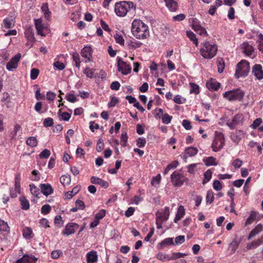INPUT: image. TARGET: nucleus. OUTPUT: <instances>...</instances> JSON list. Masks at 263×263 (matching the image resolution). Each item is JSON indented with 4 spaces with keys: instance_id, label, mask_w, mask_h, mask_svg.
Segmentation results:
<instances>
[{
    "instance_id": "obj_1",
    "label": "nucleus",
    "mask_w": 263,
    "mask_h": 263,
    "mask_svg": "<svg viewBox=\"0 0 263 263\" xmlns=\"http://www.w3.org/2000/svg\"><path fill=\"white\" fill-rule=\"evenodd\" d=\"M131 30L133 34L138 39H146L149 36L148 26L141 20H135Z\"/></svg>"
},
{
    "instance_id": "obj_2",
    "label": "nucleus",
    "mask_w": 263,
    "mask_h": 263,
    "mask_svg": "<svg viewBox=\"0 0 263 263\" xmlns=\"http://www.w3.org/2000/svg\"><path fill=\"white\" fill-rule=\"evenodd\" d=\"M115 10L117 15L124 16L128 12L134 11L135 6L132 2L122 1L116 4Z\"/></svg>"
},
{
    "instance_id": "obj_3",
    "label": "nucleus",
    "mask_w": 263,
    "mask_h": 263,
    "mask_svg": "<svg viewBox=\"0 0 263 263\" xmlns=\"http://www.w3.org/2000/svg\"><path fill=\"white\" fill-rule=\"evenodd\" d=\"M217 47L215 44H210L209 42H205L200 51L203 58L206 59H211L216 54Z\"/></svg>"
},
{
    "instance_id": "obj_4",
    "label": "nucleus",
    "mask_w": 263,
    "mask_h": 263,
    "mask_svg": "<svg viewBox=\"0 0 263 263\" xmlns=\"http://www.w3.org/2000/svg\"><path fill=\"white\" fill-rule=\"evenodd\" d=\"M250 69L249 63L246 60H241L237 64L235 73V78L238 79L240 77H246L248 76Z\"/></svg>"
},
{
    "instance_id": "obj_5",
    "label": "nucleus",
    "mask_w": 263,
    "mask_h": 263,
    "mask_svg": "<svg viewBox=\"0 0 263 263\" xmlns=\"http://www.w3.org/2000/svg\"><path fill=\"white\" fill-rule=\"evenodd\" d=\"M223 96L229 101H240L244 96V92L239 89H233L225 92Z\"/></svg>"
},
{
    "instance_id": "obj_6",
    "label": "nucleus",
    "mask_w": 263,
    "mask_h": 263,
    "mask_svg": "<svg viewBox=\"0 0 263 263\" xmlns=\"http://www.w3.org/2000/svg\"><path fill=\"white\" fill-rule=\"evenodd\" d=\"M216 137L212 144V147L214 152H218L223 146L225 140L224 135L221 133L215 132Z\"/></svg>"
},
{
    "instance_id": "obj_7",
    "label": "nucleus",
    "mask_w": 263,
    "mask_h": 263,
    "mask_svg": "<svg viewBox=\"0 0 263 263\" xmlns=\"http://www.w3.org/2000/svg\"><path fill=\"white\" fill-rule=\"evenodd\" d=\"M117 60L118 71L125 75L129 73L132 70L130 65L123 61L120 57H118Z\"/></svg>"
},
{
    "instance_id": "obj_8",
    "label": "nucleus",
    "mask_w": 263,
    "mask_h": 263,
    "mask_svg": "<svg viewBox=\"0 0 263 263\" xmlns=\"http://www.w3.org/2000/svg\"><path fill=\"white\" fill-rule=\"evenodd\" d=\"M171 180L172 183L174 186H180L183 184L185 178L183 175L178 172L175 171L171 175Z\"/></svg>"
},
{
    "instance_id": "obj_9",
    "label": "nucleus",
    "mask_w": 263,
    "mask_h": 263,
    "mask_svg": "<svg viewBox=\"0 0 263 263\" xmlns=\"http://www.w3.org/2000/svg\"><path fill=\"white\" fill-rule=\"evenodd\" d=\"M21 58V54L17 53L6 64V68L9 71H12L16 69L18 66V62Z\"/></svg>"
},
{
    "instance_id": "obj_10",
    "label": "nucleus",
    "mask_w": 263,
    "mask_h": 263,
    "mask_svg": "<svg viewBox=\"0 0 263 263\" xmlns=\"http://www.w3.org/2000/svg\"><path fill=\"white\" fill-rule=\"evenodd\" d=\"M198 150L197 148L193 146L188 147L185 149L181 157L184 162H186L187 159L189 157L195 156L198 153Z\"/></svg>"
},
{
    "instance_id": "obj_11",
    "label": "nucleus",
    "mask_w": 263,
    "mask_h": 263,
    "mask_svg": "<svg viewBox=\"0 0 263 263\" xmlns=\"http://www.w3.org/2000/svg\"><path fill=\"white\" fill-rule=\"evenodd\" d=\"M79 226L76 223H68L62 232V234L65 236L74 234L76 230L79 229Z\"/></svg>"
},
{
    "instance_id": "obj_12",
    "label": "nucleus",
    "mask_w": 263,
    "mask_h": 263,
    "mask_svg": "<svg viewBox=\"0 0 263 263\" xmlns=\"http://www.w3.org/2000/svg\"><path fill=\"white\" fill-rule=\"evenodd\" d=\"M169 215V208L168 207H165L163 210L156 213V219L160 220L161 222L166 221L168 219Z\"/></svg>"
},
{
    "instance_id": "obj_13",
    "label": "nucleus",
    "mask_w": 263,
    "mask_h": 263,
    "mask_svg": "<svg viewBox=\"0 0 263 263\" xmlns=\"http://www.w3.org/2000/svg\"><path fill=\"white\" fill-rule=\"evenodd\" d=\"M90 181L92 184H99L104 189H107L109 186V183L108 182L96 176L91 177L90 178Z\"/></svg>"
},
{
    "instance_id": "obj_14",
    "label": "nucleus",
    "mask_w": 263,
    "mask_h": 263,
    "mask_svg": "<svg viewBox=\"0 0 263 263\" xmlns=\"http://www.w3.org/2000/svg\"><path fill=\"white\" fill-rule=\"evenodd\" d=\"M252 72L258 80H261L263 78V70L260 65H254L252 68Z\"/></svg>"
},
{
    "instance_id": "obj_15",
    "label": "nucleus",
    "mask_w": 263,
    "mask_h": 263,
    "mask_svg": "<svg viewBox=\"0 0 263 263\" xmlns=\"http://www.w3.org/2000/svg\"><path fill=\"white\" fill-rule=\"evenodd\" d=\"M81 55L86 59L85 62H88L91 61V57L92 55V49L89 46H85L81 50Z\"/></svg>"
},
{
    "instance_id": "obj_16",
    "label": "nucleus",
    "mask_w": 263,
    "mask_h": 263,
    "mask_svg": "<svg viewBox=\"0 0 263 263\" xmlns=\"http://www.w3.org/2000/svg\"><path fill=\"white\" fill-rule=\"evenodd\" d=\"M37 258L31 255H24L22 258L18 259L15 263H35Z\"/></svg>"
},
{
    "instance_id": "obj_17",
    "label": "nucleus",
    "mask_w": 263,
    "mask_h": 263,
    "mask_svg": "<svg viewBox=\"0 0 263 263\" xmlns=\"http://www.w3.org/2000/svg\"><path fill=\"white\" fill-rule=\"evenodd\" d=\"M35 28L37 31V34L42 36H45V34L43 33L44 30L46 29V27L42 24L41 18L35 20Z\"/></svg>"
},
{
    "instance_id": "obj_18",
    "label": "nucleus",
    "mask_w": 263,
    "mask_h": 263,
    "mask_svg": "<svg viewBox=\"0 0 263 263\" xmlns=\"http://www.w3.org/2000/svg\"><path fill=\"white\" fill-rule=\"evenodd\" d=\"M241 48L243 52L247 55H251L254 51L253 47L250 45L248 42H243L241 44Z\"/></svg>"
},
{
    "instance_id": "obj_19",
    "label": "nucleus",
    "mask_w": 263,
    "mask_h": 263,
    "mask_svg": "<svg viewBox=\"0 0 263 263\" xmlns=\"http://www.w3.org/2000/svg\"><path fill=\"white\" fill-rule=\"evenodd\" d=\"M40 188L42 193L46 196H47L53 192V189L49 184H41Z\"/></svg>"
},
{
    "instance_id": "obj_20",
    "label": "nucleus",
    "mask_w": 263,
    "mask_h": 263,
    "mask_svg": "<svg viewBox=\"0 0 263 263\" xmlns=\"http://www.w3.org/2000/svg\"><path fill=\"white\" fill-rule=\"evenodd\" d=\"M206 85L210 90H217L220 87V83L214 79H211L206 83Z\"/></svg>"
},
{
    "instance_id": "obj_21",
    "label": "nucleus",
    "mask_w": 263,
    "mask_h": 263,
    "mask_svg": "<svg viewBox=\"0 0 263 263\" xmlns=\"http://www.w3.org/2000/svg\"><path fill=\"white\" fill-rule=\"evenodd\" d=\"M166 6L171 11H176L178 9V3L174 0H164Z\"/></svg>"
},
{
    "instance_id": "obj_22",
    "label": "nucleus",
    "mask_w": 263,
    "mask_h": 263,
    "mask_svg": "<svg viewBox=\"0 0 263 263\" xmlns=\"http://www.w3.org/2000/svg\"><path fill=\"white\" fill-rule=\"evenodd\" d=\"M243 135V132L240 130H236L231 135V138L232 141L238 143L241 139V136Z\"/></svg>"
},
{
    "instance_id": "obj_23",
    "label": "nucleus",
    "mask_w": 263,
    "mask_h": 263,
    "mask_svg": "<svg viewBox=\"0 0 263 263\" xmlns=\"http://www.w3.org/2000/svg\"><path fill=\"white\" fill-rule=\"evenodd\" d=\"M98 260V255L95 251H90L87 254V261L88 263H95Z\"/></svg>"
},
{
    "instance_id": "obj_24",
    "label": "nucleus",
    "mask_w": 263,
    "mask_h": 263,
    "mask_svg": "<svg viewBox=\"0 0 263 263\" xmlns=\"http://www.w3.org/2000/svg\"><path fill=\"white\" fill-rule=\"evenodd\" d=\"M184 214L185 210L184 209V207L182 205H180L178 207L177 214L174 219V222L177 223L178 221L180 220L184 216Z\"/></svg>"
},
{
    "instance_id": "obj_25",
    "label": "nucleus",
    "mask_w": 263,
    "mask_h": 263,
    "mask_svg": "<svg viewBox=\"0 0 263 263\" xmlns=\"http://www.w3.org/2000/svg\"><path fill=\"white\" fill-rule=\"evenodd\" d=\"M262 230V226L261 224L256 226L250 232L248 239H251L255 237L257 234L261 232Z\"/></svg>"
},
{
    "instance_id": "obj_26",
    "label": "nucleus",
    "mask_w": 263,
    "mask_h": 263,
    "mask_svg": "<svg viewBox=\"0 0 263 263\" xmlns=\"http://www.w3.org/2000/svg\"><path fill=\"white\" fill-rule=\"evenodd\" d=\"M3 24L4 27L7 29L13 27L14 25V18L11 16L5 18L3 21Z\"/></svg>"
},
{
    "instance_id": "obj_27",
    "label": "nucleus",
    "mask_w": 263,
    "mask_h": 263,
    "mask_svg": "<svg viewBox=\"0 0 263 263\" xmlns=\"http://www.w3.org/2000/svg\"><path fill=\"white\" fill-rule=\"evenodd\" d=\"M172 245H174L173 238L168 237L164 239L163 241L160 242L158 244V247L159 249H163L166 246Z\"/></svg>"
},
{
    "instance_id": "obj_28",
    "label": "nucleus",
    "mask_w": 263,
    "mask_h": 263,
    "mask_svg": "<svg viewBox=\"0 0 263 263\" xmlns=\"http://www.w3.org/2000/svg\"><path fill=\"white\" fill-rule=\"evenodd\" d=\"M20 201L21 202L22 208L23 210H28L30 208V204L29 201L26 199V198L22 196L20 198Z\"/></svg>"
},
{
    "instance_id": "obj_29",
    "label": "nucleus",
    "mask_w": 263,
    "mask_h": 263,
    "mask_svg": "<svg viewBox=\"0 0 263 263\" xmlns=\"http://www.w3.org/2000/svg\"><path fill=\"white\" fill-rule=\"evenodd\" d=\"M60 180L63 185H68L71 182L70 176L68 174L63 175L61 177Z\"/></svg>"
},
{
    "instance_id": "obj_30",
    "label": "nucleus",
    "mask_w": 263,
    "mask_h": 263,
    "mask_svg": "<svg viewBox=\"0 0 263 263\" xmlns=\"http://www.w3.org/2000/svg\"><path fill=\"white\" fill-rule=\"evenodd\" d=\"M203 161L205 163L206 166H211L214 165L216 166L217 165V163L216 162V159L213 157H208L203 160Z\"/></svg>"
},
{
    "instance_id": "obj_31",
    "label": "nucleus",
    "mask_w": 263,
    "mask_h": 263,
    "mask_svg": "<svg viewBox=\"0 0 263 263\" xmlns=\"http://www.w3.org/2000/svg\"><path fill=\"white\" fill-rule=\"evenodd\" d=\"M38 141L34 137H30L26 140V144L30 147H34L37 146Z\"/></svg>"
},
{
    "instance_id": "obj_32",
    "label": "nucleus",
    "mask_w": 263,
    "mask_h": 263,
    "mask_svg": "<svg viewBox=\"0 0 263 263\" xmlns=\"http://www.w3.org/2000/svg\"><path fill=\"white\" fill-rule=\"evenodd\" d=\"M142 43L139 41L133 42L129 41L127 42V46L130 49H135L140 47L142 45Z\"/></svg>"
},
{
    "instance_id": "obj_33",
    "label": "nucleus",
    "mask_w": 263,
    "mask_h": 263,
    "mask_svg": "<svg viewBox=\"0 0 263 263\" xmlns=\"http://www.w3.org/2000/svg\"><path fill=\"white\" fill-rule=\"evenodd\" d=\"M218 71L221 73L223 72L224 68V62L222 58H218L217 60Z\"/></svg>"
},
{
    "instance_id": "obj_34",
    "label": "nucleus",
    "mask_w": 263,
    "mask_h": 263,
    "mask_svg": "<svg viewBox=\"0 0 263 263\" xmlns=\"http://www.w3.org/2000/svg\"><path fill=\"white\" fill-rule=\"evenodd\" d=\"M186 35L190 40L192 41L194 44L197 46L198 44V39H197L196 35L191 31H187Z\"/></svg>"
},
{
    "instance_id": "obj_35",
    "label": "nucleus",
    "mask_w": 263,
    "mask_h": 263,
    "mask_svg": "<svg viewBox=\"0 0 263 263\" xmlns=\"http://www.w3.org/2000/svg\"><path fill=\"white\" fill-rule=\"evenodd\" d=\"M239 241H237L236 239H234L232 242L229 245V248L231 249L232 253H234L237 250L239 244Z\"/></svg>"
},
{
    "instance_id": "obj_36",
    "label": "nucleus",
    "mask_w": 263,
    "mask_h": 263,
    "mask_svg": "<svg viewBox=\"0 0 263 263\" xmlns=\"http://www.w3.org/2000/svg\"><path fill=\"white\" fill-rule=\"evenodd\" d=\"M20 181H21V175L20 174H18L16 175L15 178V190L16 192H18V193H20L21 191V185H20Z\"/></svg>"
},
{
    "instance_id": "obj_37",
    "label": "nucleus",
    "mask_w": 263,
    "mask_h": 263,
    "mask_svg": "<svg viewBox=\"0 0 263 263\" xmlns=\"http://www.w3.org/2000/svg\"><path fill=\"white\" fill-rule=\"evenodd\" d=\"M73 61L75 62V65L78 69L80 68L81 61L79 54L77 52H73L72 55Z\"/></svg>"
},
{
    "instance_id": "obj_38",
    "label": "nucleus",
    "mask_w": 263,
    "mask_h": 263,
    "mask_svg": "<svg viewBox=\"0 0 263 263\" xmlns=\"http://www.w3.org/2000/svg\"><path fill=\"white\" fill-rule=\"evenodd\" d=\"M157 258L159 260L164 261L165 260H171V257L169 256V255L163 253H159L157 255Z\"/></svg>"
},
{
    "instance_id": "obj_39",
    "label": "nucleus",
    "mask_w": 263,
    "mask_h": 263,
    "mask_svg": "<svg viewBox=\"0 0 263 263\" xmlns=\"http://www.w3.org/2000/svg\"><path fill=\"white\" fill-rule=\"evenodd\" d=\"M23 236L26 238H31L33 237L32 230L28 227H26L23 229Z\"/></svg>"
},
{
    "instance_id": "obj_40",
    "label": "nucleus",
    "mask_w": 263,
    "mask_h": 263,
    "mask_svg": "<svg viewBox=\"0 0 263 263\" xmlns=\"http://www.w3.org/2000/svg\"><path fill=\"white\" fill-rule=\"evenodd\" d=\"M257 215V213L255 211H251L249 217L247 219L246 222V225L251 224L255 219Z\"/></svg>"
},
{
    "instance_id": "obj_41",
    "label": "nucleus",
    "mask_w": 263,
    "mask_h": 263,
    "mask_svg": "<svg viewBox=\"0 0 263 263\" xmlns=\"http://www.w3.org/2000/svg\"><path fill=\"white\" fill-rule=\"evenodd\" d=\"M212 172L210 170H208L206 172H205L204 174V179L202 181V183L203 184L206 183L208 181H209L212 177Z\"/></svg>"
},
{
    "instance_id": "obj_42",
    "label": "nucleus",
    "mask_w": 263,
    "mask_h": 263,
    "mask_svg": "<svg viewBox=\"0 0 263 263\" xmlns=\"http://www.w3.org/2000/svg\"><path fill=\"white\" fill-rule=\"evenodd\" d=\"M242 118V115L241 114H237L233 117L231 122L236 126L240 123Z\"/></svg>"
},
{
    "instance_id": "obj_43",
    "label": "nucleus",
    "mask_w": 263,
    "mask_h": 263,
    "mask_svg": "<svg viewBox=\"0 0 263 263\" xmlns=\"http://www.w3.org/2000/svg\"><path fill=\"white\" fill-rule=\"evenodd\" d=\"M30 190L31 194L35 197H37L40 194L39 189L35 186L33 184L30 185Z\"/></svg>"
},
{
    "instance_id": "obj_44",
    "label": "nucleus",
    "mask_w": 263,
    "mask_h": 263,
    "mask_svg": "<svg viewBox=\"0 0 263 263\" xmlns=\"http://www.w3.org/2000/svg\"><path fill=\"white\" fill-rule=\"evenodd\" d=\"M178 164V162L177 161H175L173 163H171L168 164L165 168L164 171V174H166L171 169L176 168Z\"/></svg>"
},
{
    "instance_id": "obj_45",
    "label": "nucleus",
    "mask_w": 263,
    "mask_h": 263,
    "mask_svg": "<svg viewBox=\"0 0 263 263\" xmlns=\"http://www.w3.org/2000/svg\"><path fill=\"white\" fill-rule=\"evenodd\" d=\"M41 9L42 11L44 13L45 17L48 20L50 16L51 13L50 11H49L47 4L46 3L43 4Z\"/></svg>"
},
{
    "instance_id": "obj_46",
    "label": "nucleus",
    "mask_w": 263,
    "mask_h": 263,
    "mask_svg": "<svg viewBox=\"0 0 263 263\" xmlns=\"http://www.w3.org/2000/svg\"><path fill=\"white\" fill-rule=\"evenodd\" d=\"M261 241L259 239L252 241L247 246V250L255 249L260 245Z\"/></svg>"
},
{
    "instance_id": "obj_47",
    "label": "nucleus",
    "mask_w": 263,
    "mask_h": 263,
    "mask_svg": "<svg viewBox=\"0 0 263 263\" xmlns=\"http://www.w3.org/2000/svg\"><path fill=\"white\" fill-rule=\"evenodd\" d=\"M214 199V194L212 191H208L206 194V202L208 204H211L213 202Z\"/></svg>"
},
{
    "instance_id": "obj_48",
    "label": "nucleus",
    "mask_w": 263,
    "mask_h": 263,
    "mask_svg": "<svg viewBox=\"0 0 263 263\" xmlns=\"http://www.w3.org/2000/svg\"><path fill=\"white\" fill-rule=\"evenodd\" d=\"M26 37H27L28 41L30 42L31 45L35 41V38L34 36V34L32 33V31L28 30L26 33H25Z\"/></svg>"
},
{
    "instance_id": "obj_49",
    "label": "nucleus",
    "mask_w": 263,
    "mask_h": 263,
    "mask_svg": "<svg viewBox=\"0 0 263 263\" xmlns=\"http://www.w3.org/2000/svg\"><path fill=\"white\" fill-rule=\"evenodd\" d=\"M190 86H191V89H190V93H194L195 94H198L199 92V86L198 85L193 83H190Z\"/></svg>"
},
{
    "instance_id": "obj_50",
    "label": "nucleus",
    "mask_w": 263,
    "mask_h": 263,
    "mask_svg": "<svg viewBox=\"0 0 263 263\" xmlns=\"http://www.w3.org/2000/svg\"><path fill=\"white\" fill-rule=\"evenodd\" d=\"M136 141L137 145L140 148L144 147L146 143L145 138L143 137L138 138Z\"/></svg>"
},
{
    "instance_id": "obj_51",
    "label": "nucleus",
    "mask_w": 263,
    "mask_h": 263,
    "mask_svg": "<svg viewBox=\"0 0 263 263\" xmlns=\"http://www.w3.org/2000/svg\"><path fill=\"white\" fill-rule=\"evenodd\" d=\"M191 20L192 23V28L194 30L201 26L200 24V22L196 18H192Z\"/></svg>"
},
{
    "instance_id": "obj_52",
    "label": "nucleus",
    "mask_w": 263,
    "mask_h": 263,
    "mask_svg": "<svg viewBox=\"0 0 263 263\" xmlns=\"http://www.w3.org/2000/svg\"><path fill=\"white\" fill-rule=\"evenodd\" d=\"M58 114L62 117V120L65 121H69L71 117V115L67 112H64L61 113V109L59 110Z\"/></svg>"
},
{
    "instance_id": "obj_53",
    "label": "nucleus",
    "mask_w": 263,
    "mask_h": 263,
    "mask_svg": "<svg viewBox=\"0 0 263 263\" xmlns=\"http://www.w3.org/2000/svg\"><path fill=\"white\" fill-rule=\"evenodd\" d=\"M39 70L37 68H32L31 70V72H30V78L31 80H35L39 74Z\"/></svg>"
},
{
    "instance_id": "obj_54",
    "label": "nucleus",
    "mask_w": 263,
    "mask_h": 263,
    "mask_svg": "<svg viewBox=\"0 0 263 263\" xmlns=\"http://www.w3.org/2000/svg\"><path fill=\"white\" fill-rule=\"evenodd\" d=\"M173 117L167 114H164L162 117V121L164 124H168L171 122Z\"/></svg>"
},
{
    "instance_id": "obj_55",
    "label": "nucleus",
    "mask_w": 263,
    "mask_h": 263,
    "mask_svg": "<svg viewBox=\"0 0 263 263\" xmlns=\"http://www.w3.org/2000/svg\"><path fill=\"white\" fill-rule=\"evenodd\" d=\"M114 38L116 40V42L121 45H124V40L122 36V35L121 34H118V33H116L115 35H114Z\"/></svg>"
},
{
    "instance_id": "obj_56",
    "label": "nucleus",
    "mask_w": 263,
    "mask_h": 263,
    "mask_svg": "<svg viewBox=\"0 0 263 263\" xmlns=\"http://www.w3.org/2000/svg\"><path fill=\"white\" fill-rule=\"evenodd\" d=\"M9 230V226L7 222L0 220V231L7 232Z\"/></svg>"
},
{
    "instance_id": "obj_57",
    "label": "nucleus",
    "mask_w": 263,
    "mask_h": 263,
    "mask_svg": "<svg viewBox=\"0 0 263 263\" xmlns=\"http://www.w3.org/2000/svg\"><path fill=\"white\" fill-rule=\"evenodd\" d=\"M50 155V152L47 149H44L39 155L40 158L41 159L48 158Z\"/></svg>"
},
{
    "instance_id": "obj_58",
    "label": "nucleus",
    "mask_w": 263,
    "mask_h": 263,
    "mask_svg": "<svg viewBox=\"0 0 263 263\" xmlns=\"http://www.w3.org/2000/svg\"><path fill=\"white\" fill-rule=\"evenodd\" d=\"M43 124L45 127H50L53 124V120L51 118H47L44 119Z\"/></svg>"
},
{
    "instance_id": "obj_59",
    "label": "nucleus",
    "mask_w": 263,
    "mask_h": 263,
    "mask_svg": "<svg viewBox=\"0 0 263 263\" xmlns=\"http://www.w3.org/2000/svg\"><path fill=\"white\" fill-rule=\"evenodd\" d=\"M83 72L87 77L90 78H92L94 75V71L88 67L84 69Z\"/></svg>"
},
{
    "instance_id": "obj_60",
    "label": "nucleus",
    "mask_w": 263,
    "mask_h": 263,
    "mask_svg": "<svg viewBox=\"0 0 263 263\" xmlns=\"http://www.w3.org/2000/svg\"><path fill=\"white\" fill-rule=\"evenodd\" d=\"M104 143L102 139H99L98 141L97 147H96V150L98 152H100L102 151V149L104 148Z\"/></svg>"
},
{
    "instance_id": "obj_61",
    "label": "nucleus",
    "mask_w": 263,
    "mask_h": 263,
    "mask_svg": "<svg viewBox=\"0 0 263 263\" xmlns=\"http://www.w3.org/2000/svg\"><path fill=\"white\" fill-rule=\"evenodd\" d=\"M105 214L106 211L105 210H101L98 213L96 214L95 216V219L99 221L105 216Z\"/></svg>"
},
{
    "instance_id": "obj_62",
    "label": "nucleus",
    "mask_w": 263,
    "mask_h": 263,
    "mask_svg": "<svg viewBox=\"0 0 263 263\" xmlns=\"http://www.w3.org/2000/svg\"><path fill=\"white\" fill-rule=\"evenodd\" d=\"M51 211V206L49 204H45L41 208V212L43 214H47Z\"/></svg>"
},
{
    "instance_id": "obj_63",
    "label": "nucleus",
    "mask_w": 263,
    "mask_h": 263,
    "mask_svg": "<svg viewBox=\"0 0 263 263\" xmlns=\"http://www.w3.org/2000/svg\"><path fill=\"white\" fill-rule=\"evenodd\" d=\"M194 31H196L197 33H198L199 34H200L201 35H203V36H205L208 35V33H207L205 29L204 28L202 27V26H200V28L199 27V28L196 29Z\"/></svg>"
},
{
    "instance_id": "obj_64",
    "label": "nucleus",
    "mask_w": 263,
    "mask_h": 263,
    "mask_svg": "<svg viewBox=\"0 0 263 263\" xmlns=\"http://www.w3.org/2000/svg\"><path fill=\"white\" fill-rule=\"evenodd\" d=\"M53 66L60 70H63L65 67L64 64L60 61L55 62L53 63Z\"/></svg>"
}]
</instances>
